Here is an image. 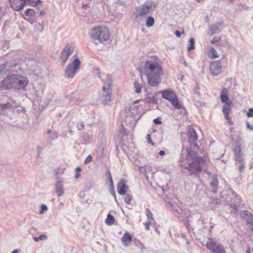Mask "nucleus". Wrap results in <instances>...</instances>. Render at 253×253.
Masks as SVG:
<instances>
[{
  "label": "nucleus",
  "instance_id": "1",
  "mask_svg": "<svg viewBox=\"0 0 253 253\" xmlns=\"http://www.w3.org/2000/svg\"><path fill=\"white\" fill-rule=\"evenodd\" d=\"M206 160L202 157H193L192 154L188 155L185 159L180 161V167L183 172L188 171L190 174H197L203 171L209 175L210 185L212 191L214 193L217 192L218 180L216 175H211L209 170L205 168Z\"/></svg>",
  "mask_w": 253,
  "mask_h": 253
},
{
  "label": "nucleus",
  "instance_id": "2",
  "mask_svg": "<svg viewBox=\"0 0 253 253\" xmlns=\"http://www.w3.org/2000/svg\"><path fill=\"white\" fill-rule=\"evenodd\" d=\"M28 84L27 77L17 74H10L0 82V89L7 90L14 88L24 90Z\"/></svg>",
  "mask_w": 253,
  "mask_h": 253
},
{
  "label": "nucleus",
  "instance_id": "3",
  "mask_svg": "<svg viewBox=\"0 0 253 253\" xmlns=\"http://www.w3.org/2000/svg\"><path fill=\"white\" fill-rule=\"evenodd\" d=\"M144 69L149 85L157 86L161 82V77L163 74L161 66L156 61L148 60L145 63Z\"/></svg>",
  "mask_w": 253,
  "mask_h": 253
},
{
  "label": "nucleus",
  "instance_id": "4",
  "mask_svg": "<svg viewBox=\"0 0 253 253\" xmlns=\"http://www.w3.org/2000/svg\"><path fill=\"white\" fill-rule=\"evenodd\" d=\"M91 41L96 45L105 44L110 39L108 29L105 26H95L89 33Z\"/></svg>",
  "mask_w": 253,
  "mask_h": 253
},
{
  "label": "nucleus",
  "instance_id": "5",
  "mask_svg": "<svg viewBox=\"0 0 253 253\" xmlns=\"http://www.w3.org/2000/svg\"><path fill=\"white\" fill-rule=\"evenodd\" d=\"M156 5L154 1L150 0L146 2L141 6L136 7L135 12L132 15L134 23H140L144 18L154 10Z\"/></svg>",
  "mask_w": 253,
  "mask_h": 253
},
{
  "label": "nucleus",
  "instance_id": "6",
  "mask_svg": "<svg viewBox=\"0 0 253 253\" xmlns=\"http://www.w3.org/2000/svg\"><path fill=\"white\" fill-rule=\"evenodd\" d=\"M24 109L16 101L0 104V114L11 119L14 114L23 112Z\"/></svg>",
  "mask_w": 253,
  "mask_h": 253
},
{
  "label": "nucleus",
  "instance_id": "7",
  "mask_svg": "<svg viewBox=\"0 0 253 253\" xmlns=\"http://www.w3.org/2000/svg\"><path fill=\"white\" fill-rule=\"evenodd\" d=\"M112 83L111 79L110 77H108L103 86L102 92L99 96L100 101L104 105L109 104L112 100Z\"/></svg>",
  "mask_w": 253,
  "mask_h": 253
},
{
  "label": "nucleus",
  "instance_id": "8",
  "mask_svg": "<svg viewBox=\"0 0 253 253\" xmlns=\"http://www.w3.org/2000/svg\"><path fill=\"white\" fill-rule=\"evenodd\" d=\"M187 136L188 137L189 142L191 144L190 149H193V151L188 152L185 158H181L179 161L185 159L187 156L190 154H192L193 157H198L197 155V154L195 152V150H197L198 147V146L197 144V135L196 131L193 127H189L187 132ZM179 164L180 165V162H179Z\"/></svg>",
  "mask_w": 253,
  "mask_h": 253
},
{
  "label": "nucleus",
  "instance_id": "9",
  "mask_svg": "<svg viewBox=\"0 0 253 253\" xmlns=\"http://www.w3.org/2000/svg\"><path fill=\"white\" fill-rule=\"evenodd\" d=\"M11 7L16 11L23 9L25 5L36 6L41 1L40 0H9Z\"/></svg>",
  "mask_w": 253,
  "mask_h": 253
},
{
  "label": "nucleus",
  "instance_id": "10",
  "mask_svg": "<svg viewBox=\"0 0 253 253\" xmlns=\"http://www.w3.org/2000/svg\"><path fill=\"white\" fill-rule=\"evenodd\" d=\"M81 62L79 58L75 59L72 62L69 63L65 70V76L68 78H72L74 77L75 73L79 69Z\"/></svg>",
  "mask_w": 253,
  "mask_h": 253
},
{
  "label": "nucleus",
  "instance_id": "11",
  "mask_svg": "<svg viewBox=\"0 0 253 253\" xmlns=\"http://www.w3.org/2000/svg\"><path fill=\"white\" fill-rule=\"evenodd\" d=\"M206 247L213 253H226L223 246L214 239H208Z\"/></svg>",
  "mask_w": 253,
  "mask_h": 253
},
{
  "label": "nucleus",
  "instance_id": "12",
  "mask_svg": "<svg viewBox=\"0 0 253 253\" xmlns=\"http://www.w3.org/2000/svg\"><path fill=\"white\" fill-rule=\"evenodd\" d=\"M234 154L235 158L236 165H239L238 169L240 172H242L244 168L245 160L243 158V153L240 145H237L235 146Z\"/></svg>",
  "mask_w": 253,
  "mask_h": 253
},
{
  "label": "nucleus",
  "instance_id": "13",
  "mask_svg": "<svg viewBox=\"0 0 253 253\" xmlns=\"http://www.w3.org/2000/svg\"><path fill=\"white\" fill-rule=\"evenodd\" d=\"M226 200L231 207L235 211H237L238 208L241 204L239 196L234 192H232L231 195L229 194L228 195Z\"/></svg>",
  "mask_w": 253,
  "mask_h": 253
},
{
  "label": "nucleus",
  "instance_id": "14",
  "mask_svg": "<svg viewBox=\"0 0 253 253\" xmlns=\"http://www.w3.org/2000/svg\"><path fill=\"white\" fill-rule=\"evenodd\" d=\"M167 206L169 208H170L171 210L177 213L176 216L179 218H181V219L183 221L184 225L186 226L188 230L191 229V227L189 223V219L187 217H184L182 216V213L179 211V210L177 209L178 207L176 205L171 203H169L167 204Z\"/></svg>",
  "mask_w": 253,
  "mask_h": 253
},
{
  "label": "nucleus",
  "instance_id": "15",
  "mask_svg": "<svg viewBox=\"0 0 253 253\" xmlns=\"http://www.w3.org/2000/svg\"><path fill=\"white\" fill-rule=\"evenodd\" d=\"M74 47L71 44H67L62 50L60 55V59L63 63L65 64L69 56L73 54Z\"/></svg>",
  "mask_w": 253,
  "mask_h": 253
},
{
  "label": "nucleus",
  "instance_id": "16",
  "mask_svg": "<svg viewBox=\"0 0 253 253\" xmlns=\"http://www.w3.org/2000/svg\"><path fill=\"white\" fill-rule=\"evenodd\" d=\"M211 73L213 76H217L222 72L221 63L220 60L212 61L210 65Z\"/></svg>",
  "mask_w": 253,
  "mask_h": 253
},
{
  "label": "nucleus",
  "instance_id": "17",
  "mask_svg": "<svg viewBox=\"0 0 253 253\" xmlns=\"http://www.w3.org/2000/svg\"><path fill=\"white\" fill-rule=\"evenodd\" d=\"M127 188L126 180L122 179L117 186L118 192L121 195H125L126 192Z\"/></svg>",
  "mask_w": 253,
  "mask_h": 253
},
{
  "label": "nucleus",
  "instance_id": "18",
  "mask_svg": "<svg viewBox=\"0 0 253 253\" xmlns=\"http://www.w3.org/2000/svg\"><path fill=\"white\" fill-rule=\"evenodd\" d=\"M160 93L162 94V96L163 98L168 100L170 102L174 98H175L176 96L175 94L170 90H163L161 91Z\"/></svg>",
  "mask_w": 253,
  "mask_h": 253
},
{
  "label": "nucleus",
  "instance_id": "19",
  "mask_svg": "<svg viewBox=\"0 0 253 253\" xmlns=\"http://www.w3.org/2000/svg\"><path fill=\"white\" fill-rule=\"evenodd\" d=\"M63 181L61 179H58L55 183V188L57 196L59 197L64 194Z\"/></svg>",
  "mask_w": 253,
  "mask_h": 253
},
{
  "label": "nucleus",
  "instance_id": "20",
  "mask_svg": "<svg viewBox=\"0 0 253 253\" xmlns=\"http://www.w3.org/2000/svg\"><path fill=\"white\" fill-rule=\"evenodd\" d=\"M36 12L32 8H28L25 11V17L24 19L27 21H28L31 23H33V20L32 18L35 16Z\"/></svg>",
  "mask_w": 253,
  "mask_h": 253
},
{
  "label": "nucleus",
  "instance_id": "21",
  "mask_svg": "<svg viewBox=\"0 0 253 253\" xmlns=\"http://www.w3.org/2000/svg\"><path fill=\"white\" fill-rule=\"evenodd\" d=\"M228 89H227L225 87L223 88L220 92V98L221 99V101L224 103H227L228 102L229 103L231 102L230 101L229 98L228 96Z\"/></svg>",
  "mask_w": 253,
  "mask_h": 253
},
{
  "label": "nucleus",
  "instance_id": "22",
  "mask_svg": "<svg viewBox=\"0 0 253 253\" xmlns=\"http://www.w3.org/2000/svg\"><path fill=\"white\" fill-rule=\"evenodd\" d=\"M243 215H245L247 219V222L249 224V227L251 229L252 232H253V216L248 211H244Z\"/></svg>",
  "mask_w": 253,
  "mask_h": 253
},
{
  "label": "nucleus",
  "instance_id": "23",
  "mask_svg": "<svg viewBox=\"0 0 253 253\" xmlns=\"http://www.w3.org/2000/svg\"><path fill=\"white\" fill-rule=\"evenodd\" d=\"M132 240V237L128 233H125L122 238V242L125 247H128Z\"/></svg>",
  "mask_w": 253,
  "mask_h": 253
},
{
  "label": "nucleus",
  "instance_id": "24",
  "mask_svg": "<svg viewBox=\"0 0 253 253\" xmlns=\"http://www.w3.org/2000/svg\"><path fill=\"white\" fill-rule=\"evenodd\" d=\"M231 102L225 103L222 107V112L226 119L229 118V114L231 109Z\"/></svg>",
  "mask_w": 253,
  "mask_h": 253
},
{
  "label": "nucleus",
  "instance_id": "25",
  "mask_svg": "<svg viewBox=\"0 0 253 253\" xmlns=\"http://www.w3.org/2000/svg\"><path fill=\"white\" fill-rule=\"evenodd\" d=\"M221 25V23L220 22H216L215 23L211 25L210 26V31L211 33V35H213L215 34V33L219 29Z\"/></svg>",
  "mask_w": 253,
  "mask_h": 253
},
{
  "label": "nucleus",
  "instance_id": "26",
  "mask_svg": "<svg viewBox=\"0 0 253 253\" xmlns=\"http://www.w3.org/2000/svg\"><path fill=\"white\" fill-rule=\"evenodd\" d=\"M132 200V197L129 194H127L126 195L125 201L127 205V207L130 209L133 206V204L131 202Z\"/></svg>",
  "mask_w": 253,
  "mask_h": 253
},
{
  "label": "nucleus",
  "instance_id": "27",
  "mask_svg": "<svg viewBox=\"0 0 253 253\" xmlns=\"http://www.w3.org/2000/svg\"><path fill=\"white\" fill-rule=\"evenodd\" d=\"M170 103L172 106L175 109H180L182 108V106L180 103V102L178 101V99L176 96L175 98L173 99L172 101H170Z\"/></svg>",
  "mask_w": 253,
  "mask_h": 253
},
{
  "label": "nucleus",
  "instance_id": "28",
  "mask_svg": "<svg viewBox=\"0 0 253 253\" xmlns=\"http://www.w3.org/2000/svg\"><path fill=\"white\" fill-rule=\"evenodd\" d=\"M155 22L154 18L152 16H148L146 20V26L150 28L153 26Z\"/></svg>",
  "mask_w": 253,
  "mask_h": 253
},
{
  "label": "nucleus",
  "instance_id": "29",
  "mask_svg": "<svg viewBox=\"0 0 253 253\" xmlns=\"http://www.w3.org/2000/svg\"><path fill=\"white\" fill-rule=\"evenodd\" d=\"M114 217L111 214H108L106 219L105 222L107 225H111L114 222Z\"/></svg>",
  "mask_w": 253,
  "mask_h": 253
},
{
  "label": "nucleus",
  "instance_id": "30",
  "mask_svg": "<svg viewBox=\"0 0 253 253\" xmlns=\"http://www.w3.org/2000/svg\"><path fill=\"white\" fill-rule=\"evenodd\" d=\"M134 88L135 92L136 93H139L142 89V85L139 84L137 82H135L134 83Z\"/></svg>",
  "mask_w": 253,
  "mask_h": 253
},
{
  "label": "nucleus",
  "instance_id": "31",
  "mask_svg": "<svg viewBox=\"0 0 253 253\" xmlns=\"http://www.w3.org/2000/svg\"><path fill=\"white\" fill-rule=\"evenodd\" d=\"M210 52L211 54V58L214 59L218 57V55L215 49L213 47H211L210 49Z\"/></svg>",
  "mask_w": 253,
  "mask_h": 253
},
{
  "label": "nucleus",
  "instance_id": "32",
  "mask_svg": "<svg viewBox=\"0 0 253 253\" xmlns=\"http://www.w3.org/2000/svg\"><path fill=\"white\" fill-rule=\"evenodd\" d=\"M58 138V134L56 131H53L51 134L50 136H48L47 141L54 140Z\"/></svg>",
  "mask_w": 253,
  "mask_h": 253
},
{
  "label": "nucleus",
  "instance_id": "33",
  "mask_svg": "<svg viewBox=\"0 0 253 253\" xmlns=\"http://www.w3.org/2000/svg\"><path fill=\"white\" fill-rule=\"evenodd\" d=\"M189 46L188 48V50L191 51L195 48V46H194L195 42H194V40L192 38H191L189 40Z\"/></svg>",
  "mask_w": 253,
  "mask_h": 253
},
{
  "label": "nucleus",
  "instance_id": "34",
  "mask_svg": "<svg viewBox=\"0 0 253 253\" xmlns=\"http://www.w3.org/2000/svg\"><path fill=\"white\" fill-rule=\"evenodd\" d=\"M147 102L155 103L156 102V99L155 96H152L151 97H147L145 99Z\"/></svg>",
  "mask_w": 253,
  "mask_h": 253
},
{
  "label": "nucleus",
  "instance_id": "35",
  "mask_svg": "<svg viewBox=\"0 0 253 253\" xmlns=\"http://www.w3.org/2000/svg\"><path fill=\"white\" fill-rule=\"evenodd\" d=\"M94 185V182L92 180H88L85 184V186L88 189H90L92 188Z\"/></svg>",
  "mask_w": 253,
  "mask_h": 253
},
{
  "label": "nucleus",
  "instance_id": "36",
  "mask_svg": "<svg viewBox=\"0 0 253 253\" xmlns=\"http://www.w3.org/2000/svg\"><path fill=\"white\" fill-rule=\"evenodd\" d=\"M146 211V215H147L148 218L151 220H153L152 213L151 211L150 210V209H147Z\"/></svg>",
  "mask_w": 253,
  "mask_h": 253
},
{
  "label": "nucleus",
  "instance_id": "37",
  "mask_svg": "<svg viewBox=\"0 0 253 253\" xmlns=\"http://www.w3.org/2000/svg\"><path fill=\"white\" fill-rule=\"evenodd\" d=\"M47 210V207L45 205L42 204L41 207V210L39 211L40 214H42L44 211Z\"/></svg>",
  "mask_w": 253,
  "mask_h": 253
},
{
  "label": "nucleus",
  "instance_id": "38",
  "mask_svg": "<svg viewBox=\"0 0 253 253\" xmlns=\"http://www.w3.org/2000/svg\"><path fill=\"white\" fill-rule=\"evenodd\" d=\"M247 115L249 117H253V109L250 108L248 110V111L247 113Z\"/></svg>",
  "mask_w": 253,
  "mask_h": 253
},
{
  "label": "nucleus",
  "instance_id": "39",
  "mask_svg": "<svg viewBox=\"0 0 253 253\" xmlns=\"http://www.w3.org/2000/svg\"><path fill=\"white\" fill-rule=\"evenodd\" d=\"M92 159V158L91 156L88 155L85 159L84 163L86 164L89 163L91 161Z\"/></svg>",
  "mask_w": 253,
  "mask_h": 253
},
{
  "label": "nucleus",
  "instance_id": "40",
  "mask_svg": "<svg viewBox=\"0 0 253 253\" xmlns=\"http://www.w3.org/2000/svg\"><path fill=\"white\" fill-rule=\"evenodd\" d=\"M147 140L149 143L151 144L152 145L154 146L155 145L154 143L152 141L151 139L150 134H148L147 135Z\"/></svg>",
  "mask_w": 253,
  "mask_h": 253
},
{
  "label": "nucleus",
  "instance_id": "41",
  "mask_svg": "<svg viewBox=\"0 0 253 253\" xmlns=\"http://www.w3.org/2000/svg\"><path fill=\"white\" fill-rule=\"evenodd\" d=\"M7 64V63H3L0 65V73L2 72L3 70L5 69Z\"/></svg>",
  "mask_w": 253,
  "mask_h": 253
},
{
  "label": "nucleus",
  "instance_id": "42",
  "mask_svg": "<svg viewBox=\"0 0 253 253\" xmlns=\"http://www.w3.org/2000/svg\"><path fill=\"white\" fill-rule=\"evenodd\" d=\"M77 128L79 130H82L84 128V124L83 123H80L77 124Z\"/></svg>",
  "mask_w": 253,
  "mask_h": 253
},
{
  "label": "nucleus",
  "instance_id": "43",
  "mask_svg": "<svg viewBox=\"0 0 253 253\" xmlns=\"http://www.w3.org/2000/svg\"><path fill=\"white\" fill-rule=\"evenodd\" d=\"M38 238H39V241L40 240H45L47 239L46 236L44 234H42V235H40L38 237Z\"/></svg>",
  "mask_w": 253,
  "mask_h": 253
},
{
  "label": "nucleus",
  "instance_id": "44",
  "mask_svg": "<svg viewBox=\"0 0 253 253\" xmlns=\"http://www.w3.org/2000/svg\"><path fill=\"white\" fill-rule=\"evenodd\" d=\"M153 122L156 125H160L162 123V122L160 120L159 118L154 119Z\"/></svg>",
  "mask_w": 253,
  "mask_h": 253
},
{
  "label": "nucleus",
  "instance_id": "45",
  "mask_svg": "<svg viewBox=\"0 0 253 253\" xmlns=\"http://www.w3.org/2000/svg\"><path fill=\"white\" fill-rule=\"evenodd\" d=\"M182 34H184V32L183 31L181 33L179 31H177L176 30L175 32V36L177 37H180L181 36V35Z\"/></svg>",
  "mask_w": 253,
  "mask_h": 253
},
{
  "label": "nucleus",
  "instance_id": "46",
  "mask_svg": "<svg viewBox=\"0 0 253 253\" xmlns=\"http://www.w3.org/2000/svg\"><path fill=\"white\" fill-rule=\"evenodd\" d=\"M246 124V126L248 129L252 130H253V126L250 125V123L248 122L247 121Z\"/></svg>",
  "mask_w": 253,
  "mask_h": 253
},
{
  "label": "nucleus",
  "instance_id": "47",
  "mask_svg": "<svg viewBox=\"0 0 253 253\" xmlns=\"http://www.w3.org/2000/svg\"><path fill=\"white\" fill-rule=\"evenodd\" d=\"M120 133L122 135V137H124L125 136V130L124 128L121 129L120 130Z\"/></svg>",
  "mask_w": 253,
  "mask_h": 253
},
{
  "label": "nucleus",
  "instance_id": "48",
  "mask_svg": "<svg viewBox=\"0 0 253 253\" xmlns=\"http://www.w3.org/2000/svg\"><path fill=\"white\" fill-rule=\"evenodd\" d=\"M17 63H13V62H10L9 64V66L10 67H16L17 65Z\"/></svg>",
  "mask_w": 253,
  "mask_h": 253
},
{
  "label": "nucleus",
  "instance_id": "49",
  "mask_svg": "<svg viewBox=\"0 0 253 253\" xmlns=\"http://www.w3.org/2000/svg\"><path fill=\"white\" fill-rule=\"evenodd\" d=\"M150 224V222L148 221L146 223V229L148 230H149V226Z\"/></svg>",
  "mask_w": 253,
  "mask_h": 253
},
{
  "label": "nucleus",
  "instance_id": "50",
  "mask_svg": "<svg viewBox=\"0 0 253 253\" xmlns=\"http://www.w3.org/2000/svg\"><path fill=\"white\" fill-rule=\"evenodd\" d=\"M76 172H80L81 171V168L80 167H77L75 169Z\"/></svg>",
  "mask_w": 253,
  "mask_h": 253
},
{
  "label": "nucleus",
  "instance_id": "51",
  "mask_svg": "<svg viewBox=\"0 0 253 253\" xmlns=\"http://www.w3.org/2000/svg\"><path fill=\"white\" fill-rule=\"evenodd\" d=\"M80 172H78V173H76L75 176H74V177L76 178V179H77L79 177V176H80Z\"/></svg>",
  "mask_w": 253,
  "mask_h": 253
},
{
  "label": "nucleus",
  "instance_id": "52",
  "mask_svg": "<svg viewBox=\"0 0 253 253\" xmlns=\"http://www.w3.org/2000/svg\"><path fill=\"white\" fill-rule=\"evenodd\" d=\"M180 236L182 238H183L184 239H186V236L184 233H181Z\"/></svg>",
  "mask_w": 253,
  "mask_h": 253
},
{
  "label": "nucleus",
  "instance_id": "53",
  "mask_svg": "<svg viewBox=\"0 0 253 253\" xmlns=\"http://www.w3.org/2000/svg\"><path fill=\"white\" fill-rule=\"evenodd\" d=\"M108 174H109V177H110V181L112 184L113 183V180H112V178L111 176L110 172L108 171Z\"/></svg>",
  "mask_w": 253,
  "mask_h": 253
},
{
  "label": "nucleus",
  "instance_id": "54",
  "mask_svg": "<svg viewBox=\"0 0 253 253\" xmlns=\"http://www.w3.org/2000/svg\"><path fill=\"white\" fill-rule=\"evenodd\" d=\"M165 152L163 150H161L159 152V155H160L161 156H163L165 155Z\"/></svg>",
  "mask_w": 253,
  "mask_h": 253
},
{
  "label": "nucleus",
  "instance_id": "55",
  "mask_svg": "<svg viewBox=\"0 0 253 253\" xmlns=\"http://www.w3.org/2000/svg\"><path fill=\"white\" fill-rule=\"evenodd\" d=\"M11 253H19V251L18 250H17V249H15L14 250H13Z\"/></svg>",
  "mask_w": 253,
  "mask_h": 253
},
{
  "label": "nucleus",
  "instance_id": "56",
  "mask_svg": "<svg viewBox=\"0 0 253 253\" xmlns=\"http://www.w3.org/2000/svg\"><path fill=\"white\" fill-rule=\"evenodd\" d=\"M45 12L42 10L40 12L41 15H45Z\"/></svg>",
  "mask_w": 253,
  "mask_h": 253
},
{
  "label": "nucleus",
  "instance_id": "57",
  "mask_svg": "<svg viewBox=\"0 0 253 253\" xmlns=\"http://www.w3.org/2000/svg\"><path fill=\"white\" fill-rule=\"evenodd\" d=\"M34 240L36 242H38L39 241V238L38 237H34Z\"/></svg>",
  "mask_w": 253,
  "mask_h": 253
},
{
  "label": "nucleus",
  "instance_id": "58",
  "mask_svg": "<svg viewBox=\"0 0 253 253\" xmlns=\"http://www.w3.org/2000/svg\"><path fill=\"white\" fill-rule=\"evenodd\" d=\"M217 42V41L215 40V39H213L211 41V43H215Z\"/></svg>",
  "mask_w": 253,
  "mask_h": 253
},
{
  "label": "nucleus",
  "instance_id": "59",
  "mask_svg": "<svg viewBox=\"0 0 253 253\" xmlns=\"http://www.w3.org/2000/svg\"><path fill=\"white\" fill-rule=\"evenodd\" d=\"M51 133H52L50 129H48L47 130V134H51Z\"/></svg>",
  "mask_w": 253,
  "mask_h": 253
},
{
  "label": "nucleus",
  "instance_id": "60",
  "mask_svg": "<svg viewBox=\"0 0 253 253\" xmlns=\"http://www.w3.org/2000/svg\"><path fill=\"white\" fill-rule=\"evenodd\" d=\"M97 74L98 77L99 78H101V73L100 72H98L97 73Z\"/></svg>",
  "mask_w": 253,
  "mask_h": 253
},
{
  "label": "nucleus",
  "instance_id": "61",
  "mask_svg": "<svg viewBox=\"0 0 253 253\" xmlns=\"http://www.w3.org/2000/svg\"><path fill=\"white\" fill-rule=\"evenodd\" d=\"M237 139L238 141H240L241 140V137L240 136H238Z\"/></svg>",
  "mask_w": 253,
  "mask_h": 253
},
{
  "label": "nucleus",
  "instance_id": "62",
  "mask_svg": "<svg viewBox=\"0 0 253 253\" xmlns=\"http://www.w3.org/2000/svg\"><path fill=\"white\" fill-rule=\"evenodd\" d=\"M186 240V243L189 245V241L188 240V239L186 238V239H185Z\"/></svg>",
  "mask_w": 253,
  "mask_h": 253
},
{
  "label": "nucleus",
  "instance_id": "63",
  "mask_svg": "<svg viewBox=\"0 0 253 253\" xmlns=\"http://www.w3.org/2000/svg\"><path fill=\"white\" fill-rule=\"evenodd\" d=\"M186 214H190V212H189V211L187 210V211H186Z\"/></svg>",
  "mask_w": 253,
  "mask_h": 253
},
{
  "label": "nucleus",
  "instance_id": "64",
  "mask_svg": "<svg viewBox=\"0 0 253 253\" xmlns=\"http://www.w3.org/2000/svg\"><path fill=\"white\" fill-rule=\"evenodd\" d=\"M213 202H215V203H216L217 202L216 200H213Z\"/></svg>",
  "mask_w": 253,
  "mask_h": 253
}]
</instances>
